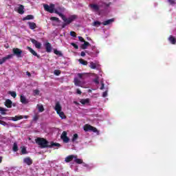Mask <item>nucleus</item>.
Listing matches in <instances>:
<instances>
[{
	"mask_svg": "<svg viewBox=\"0 0 176 176\" xmlns=\"http://www.w3.org/2000/svg\"><path fill=\"white\" fill-rule=\"evenodd\" d=\"M94 27H100L101 25V22L96 21L93 23Z\"/></svg>",
	"mask_w": 176,
	"mask_h": 176,
	"instance_id": "33",
	"label": "nucleus"
},
{
	"mask_svg": "<svg viewBox=\"0 0 176 176\" xmlns=\"http://www.w3.org/2000/svg\"><path fill=\"white\" fill-rule=\"evenodd\" d=\"M38 119H39V116L37 114L34 115L33 117V120H37Z\"/></svg>",
	"mask_w": 176,
	"mask_h": 176,
	"instance_id": "51",
	"label": "nucleus"
},
{
	"mask_svg": "<svg viewBox=\"0 0 176 176\" xmlns=\"http://www.w3.org/2000/svg\"><path fill=\"white\" fill-rule=\"evenodd\" d=\"M23 162L28 164V166H31L32 164V160L30 157H26L23 160Z\"/></svg>",
	"mask_w": 176,
	"mask_h": 176,
	"instance_id": "21",
	"label": "nucleus"
},
{
	"mask_svg": "<svg viewBox=\"0 0 176 176\" xmlns=\"http://www.w3.org/2000/svg\"><path fill=\"white\" fill-rule=\"evenodd\" d=\"M54 110L56 111L57 115H58V116L60 118V119H67V116H65V114L63 111V107L61 106V104H60L59 102H57L56 103Z\"/></svg>",
	"mask_w": 176,
	"mask_h": 176,
	"instance_id": "4",
	"label": "nucleus"
},
{
	"mask_svg": "<svg viewBox=\"0 0 176 176\" xmlns=\"http://www.w3.org/2000/svg\"><path fill=\"white\" fill-rule=\"evenodd\" d=\"M32 43H33V45H34L36 49H41V47H42V43L38 42L36 40L32 38L30 39Z\"/></svg>",
	"mask_w": 176,
	"mask_h": 176,
	"instance_id": "12",
	"label": "nucleus"
},
{
	"mask_svg": "<svg viewBox=\"0 0 176 176\" xmlns=\"http://www.w3.org/2000/svg\"><path fill=\"white\" fill-rule=\"evenodd\" d=\"M8 94H10V96H12V97H13V98H16V96H17V94H16V91H9L8 92Z\"/></svg>",
	"mask_w": 176,
	"mask_h": 176,
	"instance_id": "35",
	"label": "nucleus"
},
{
	"mask_svg": "<svg viewBox=\"0 0 176 176\" xmlns=\"http://www.w3.org/2000/svg\"><path fill=\"white\" fill-rule=\"evenodd\" d=\"M12 104H13L12 102V100H10L9 99H7L6 100L5 105H6V107H7V108H12Z\"/></svg>",
	"mask_w": 176,
	"mask_h": 176,
	"instance_id": "24",
	"label": "nucleus"
},
{
	"mask_svg": "<svg viewBox=\"0 0 176 176\" xmlns=\"http://www.w3.org/2000/svg\"><path fill=\"white\" fill-rule=\"evenodd\" d=\"M20 100L22 104H28V99H27V98L23 95H21Z\"/></svg>",
	"mask_w": 176,
	"mask_h": 176,
	"instance_id": "20",
	"label": "nucleus"
},
{
	"mask_svg": "<svg viewBox=\"0 0 176 176\" xmlns=\"http://www.w3.org/2000/svg\"><path fill=\"white\" fill-rule=\"evenodd\" d=\"M89 76L87 73H78L77 74V77L74 78V82L75 86L78 87H82L83 89H87V85L85 79Z\"/></svg>",
	"mask_w": 176,
	"mask_h": 176,
	"instance_id": "1",
	"label": "nucleus"
},
{
	"mask_svg": "<svg viewBox=\"0 0 176 176\" xmlns=\"http://www.w3.org/2000/svg\"><path fill=\"white\" fill-rule=\"evenodd\" d=\"M83 129L85 131H91L92 133H96L97 135H100V131H98L96 127L90 124H85Z\"/></svg>",
	"mask_w": 176,
	"mask_h": 176,
	"instance_id": "6",
	"label": "nucleus"
},
{
	"mask_svg": "<svg viewBox=\"0 0 176 176\" xmlns=\"http://www.w3.org/2000/svg\"><path fill=\"white\" fill-rule=\"evenodd\" d=\"M13 57V54H9L6 57H3L0 59V65H2L4 63H6L7 60H9V58H12Z\"/></svg>",
	"mask_w": 176,
	"mask_h": 176,
	"instance_id": "13",
	"label": "nucleus"
},
{
	"mask_svg": "<svg viewBox=\"0 0 176 176\" xmlns=\"http://www.w3.org/2000/svg\"><path fill=\"white\" fill-rule=\"evenodd\" d=\"M102 5H103V7L104 8V9H106V10H107V9H109V8H111L112 3L111 2H103Z\"/></svg>",
	"mask_w": 176,
	"mask_h": 176,
	"instance_id": "22",
	"label": "nucleus"
},
{
	"mask_svg": "<svg viewBox=\"0 0 176 176\" xmlns=\"http://www.w3.org/2000/svg\"><path fill=\"white\" fill-rule=\"evenodd\" d=\"M14 152H17L19 151V148L17 147V144L14 143L12 147Z\"/></svg>",
	"mask_w": 176,
	"mask_h": 176,
	"instance_id": "40",
	"label": "nucleus"
},
{
	"mask_svg": "<svg viewBox=\"0 0 176 176\" xmlns=\"http://www.w3.org/2000/svg\"><path fill=\"white\" fill-rule=\"evenodd\" d=\"M45 47L47 53H50L52 52V45H50V43H46L45 44Z\"/></svg>",
	"mask_w": 176,
	"mask_h": 176,
	"instance_id": "17",
	"label": "nucleus"
},
{
	"mask_svg": "<svg viewBox=\"0 0 176 176\" xmlns=\"http://www.w3.org/2000/svg\"><path fill=\"white\" fill-rule=\"evenodd\" d=\"M167 2L172 6L175 5V0H167Z\"/></svg>",
	"mask_w": 176,
	"mask_h": 176,
	"instance_id": "39",
	"label": "nucleus"
},
{
	"mask_svg": "<svg viewBox=\"0 0 176 176\" xmlns=\"http://www.w3.org/2000/svg\"><path fill=\"white\" fill-rule=\"evenodd\" d=\"M53 146H57L58 148H60V146H61V145L58 143L51 142L50 147H53Z\"/></svg>",
	"mask_w": 176,
	"mask_h": 176,
	"instance_id": "32",
	"label": "nucleus"
},
{
	"mask_svg": "<svg viewBox=\"0 0 176 176\" xmlns=\"http://www.w3.org/2000/svg\"><path fill=\"white\" fill-rule=\"evenodd\" d=\"M104 87H105V85H104V82L101 81L100 90H104Z\"/></svg>",
	"mask_w": 176,
	"mask_h": 176,
	"instance_id": "50",
	"label": "nucleus"
},
{
	"mask_svg": "<svg viewBox=\"0 0 176 176\" xmlns=\"http://www.w3.org/2000/svg\"><path fill=\"white\" fill-rule=\"evenodd\" d=\"M71 45L74 47V49H79L78 45L75 44L74 43H71Z\"/></svg>",
	"mask_w": 176,
	"mask_h": 176,
	"instance_id": "48",
	"label": "nucleus"
},
{
	"mask_svg": "<svg viewBox=\"0 0 176 176\" xmlns=\"http://www.w3.org/2000/svg\"><path fill=\"white\" fill-rule=\"evenodd\" d=\"M21 119H23V116H16L15 117H12L10 120L17 122V120H21Z\"/></svg>",
	"mask_w": 176,
	"mask_h": 176,
	"instance_id": "19",
	"label": "nucleus"
},
{
	"mask_svg": "<svg viewBox=\"0 0 176 176\" xmlns=\"http://www.w3.org/2000/svg\"><path fill=\"white\" fill-rule=\"evenodd\" d=\"M61 140H63V142L65 144H67V142H69V138L67 137V132L63 131L60 135Z\"/></svg>",
	"mask_w": 176,
	"mask_h": 176,
	"instance_id": "9",
	"label": "nucleus"
},
{
	"mask_svg": "<svg viewBox=\"0 0 176 176\" xmlns=\"http://www.w3.org/2000/svg\"><path fill=\"white\" fill-rule=\"evenodd\" d=\"M12 52H13L14 54H15L16 56V57H18V58L21 57V54L23 53V51H21V50H20L19 48H14L12 50Z\"/></svg>",
	"mask_w": 176,
	"mask_h": 176,
	"instance_id": "11",
	"label": "nucleus"
},
{
	"mask_svg": "<svg viewBox=\"0 0 176 176\" xmlns=\"http://www.w3.org/2000/svg\"><path fill=\"white\" fill-rule=\"evenodd\" d=\"M54 74L56 75V76H58V75L61 74V72L60 70H54Z\"/></svg>",
	"mask_w": 176,
	"mask_h": 176,
	"instance_id": "43",
	"label": "nucleus"
},
{
	"mask_svg": "<svg viewBox=\"0 0 176 176\" xmlns=\"http://www.w3.org/2000/svg\"><path fill=\"white\" fill-rule=\"evenodd\" d=\"M78 39H79L80 42H82V43L85 42V39L82 36H78Z\"/></svg>",
	"mask_w": 176,
	"mask_h": 176,
	"instance_id": "52",
	"label": "nucleus"
},
{
	"mask_svg": "<svg viewBox=\"0 0 176 176\" xmlns=\"http://www.w3.org/2000/svg\"><path fill=\"white\" fill-rule=\"evenodd\" d=\"M36 108L38 109V112H43V111H45L43 105L42 104H37Z\"/></svg>",
	"mask_w": 176,
	"mask_h": 176,
	"instance_id": "30",
	"label": "nucleus"
},
{
	"mask_svg": "<svg viewBox=\"0 0 176 176\" xmlns=\"http://www.w3.org/2000/svg\"><path fill=\"white\" fill-rule=\"evenodd\" d=\"M89 91L90 92V91H91V90L89 89Z\"/></svg>",
	"mask_w": 176,
	"mask_h": 176,
	"instance_id": "62",
	"label": "nucleus"
},
{
	"mask_svg": "<svg viewBox=\"0 0 176 176\" xmlns=\"http://www.w3.org/2000/svg\"><path fill=\"white\" fill-rule=\"evenodd\" d=\"M95 78L94 79V83H96V85H98L100 83V80H99V77L97 74H94Z\"/></svg>",
	"mask_w": 176,
	"mask_h": 176,
	"instance_id": "29",
	"label": "nucleus"
},
{
	"mask_svg": "<svg viewBox=\"0 0 176 176\" xmlns=\"http://www.w3.org/2000/svg\"><path fill=\"white\" fill-rule=\"evenodd\" d=\"M102 96L105 98V97H108V89H107L106 91H104L102 94Z\"/></svg>",
	"mask_w": 176,
	"mask_h": 176,
	"instance_id": "41",
	"label": "nucleus"
},
{
	"mask_svg": "<svg viewBox=\"0 0 176 176\" xmlns=\"http://www.w3.org/2000/svg\"><path fill=\"white\" fill-rule=\"evenodd\" d=\"M21 148L22 155H25V153H27V148L24 146L21 147Z\"/></svg>",
	"mask_w": 176,
	"mask_h": 176,
	"instance_id": "38",
	"label": "nucleus"
},
{
	"mask_svg": "<svg viewBox=\"0 0 176 176\" xmlns=\"http://www.w3.org/2000/svg\"><path fill=\"white\" fill-rule=\"evenodd\" d=\"M0 124H1L2 126H8V123H6L5 121H2L0 120Z\"/></svg>",
	"mask_w": 176,
	"mask_h": 176,
	"instance_id": "47",
	"label": "nucleus"
},
{
	"mask_svg": "<svg viewBox=\"0 0 176 176\" xmlns=\"http://www.w3.org/2000/svg\"><path fill=\"white\" fill-rule=\"evenodd\" d=\"M80 104H82V105H86V104H89V102H90V100L89 98L87 99H81L80 100Z\"/></svg>",
	"mask_w": 176,
	"mask_h": 176,
	"instance_id": "26",
	"label": "nucleus"
},
{
	"mask_svg": "<svg viewBox=\"0 0 176 176\" xmlns=\"http://www.w3.org/2000/svg\"><path fill=\"white\" fill-rule=\"evenodd\" d=\"M80 56H81L82 57H85V56H86V52H82L81 54H80Z\"/></svg>",
	"mask_w": 176,
	"mask_h": 176,
	"instance_id": "55",
	"label": "nucleus"
},
{
	"mask_svg": "<svg viewBox=\"0 0 176 176\" xmlns=\"http://www.w3.org/2000/svg\"><path fill=\"white\" fill-rule=\"evenodd\" d=\"M34 96H39V90L36 89L33 91Z\"/></svg>",
	"mask_w": 176,
	"mask_h": 176,
	"instance_id": "44",
	"label": "nucleus"
},
{
	"mask_svg": "<svg viewBox=\"0 0 176 176\" xmlns=\"http://www.w3.org/2000/svg\"><path fill=\"white\" fill-rule=\"evenodd\" d=\"M81 164H82V166L83 167H86V168L88 167L87 164L83 162V161H82V163H81Z\"/></svg>",
	"mask_w": 176,
	"mask_h": 176,
	"instance_id": "53",
	"label": "nucleus"
},
{
	"mask_svg": "<svg viewBox=\"0 0 176 176\" xmlns=\"http://www.w3.org/2000/svg\"><path fill=\"white\" fill-rule=\"evenodd\" d=\"M50 20H52V21H57L58 23V21H60V20H58V18L55 17V16L51 17Z\"/></svg>",
	"mask_w": 176,
	"mask_h": 176,
	"instance_id": "42",
	"label": "nucleus"
},
{
	"mask_svg": "<svg viewBox=\"0 0 176 176\" xmlns=\"http://www.w3.org/2000/svg\"><path fill=\"white\" fill-rule=\"evenodd\" d=\"M76 93H77V94H82V91L79 89H76Z\"/></svg>",
	"mask_w": 176,
	"mask_h": 176,
	"instance_id": "54",
	"label": "nucleus"
},
{
	"mask_svg": "<svg viewBox=\"0 0 176 176\" xmlns=\"http://www.w3.org/2000/svg\"><path fill=\"white\" fill-rule=\"evenodd\" d=\"M74 102L76 104V105H78V102L74 101Z\"/></svg>",
	"mask_w": 176,
	"mask_h": 176,
	"instance_id": "59",
	"label": "nucleus"
},
{
	"mask_svg": "<svg viewBox=\"0 0 176 176\" xmlns=\"http://www.w3.org/2000/svg\"><path fill=\"white\" fill-rule=\"evenodd\" d=\"M78 62L80 63V64H82V65H87V61L83 59H79Z\"/></svg>",
	"mask_w": 176,
	"mask_h": 176,
	"instance_id": "34",
	"label": "nucleus"
},
{
	"mask_svg": "<svg viewBox=\"0 0 176 176\" xmlns=\"http://www.w3.org/2000/svg\"><path fill=\"white\" fill-rule=\"evenodd\" d=\"M74 162L77 164H82V163H83V160L78 158V156L76 155V158H74Z\"/></svg>",
	"mask_w": 176,
	"mask_h": 176,
	"instance_id": "27",
	"label": "nucleus"
},
{
	"mask_svg": "<svg viewBox=\"0 0 176 176\" xmlns=\"http://www.w3.org/2000/svg\"><path fill=\"white\" fill-rule=\"evenodd\" d=\"M89 6L92 12L96 13V14H98L99 16H101V10H100V6L98 5L93 3L89 5Z\"/></svg>",
	"mask_w": 176,
	"mask_h": 176,
	"instance_id": "7",
	"label": "nucleus"
},
{
	"mask_svg": "<svg viewBox=\"0 0 176 176\" xmlns=\"http://www.w3.org/2000/svg\"><path fill=\"white\" fill-rule=\"evenodd\" d=\"M70 35H71V36H73L74 38H76V33L75 32H71Z\"/></svg>",
	"mask_w": 176,
	"mask_h": 176,
	"instance_id": "49",
	"label": "nucleus"
},
{
	"mask_svg": "<svg viewBox=\"0 0 176 176\" xmlns=\"http://www.w3.org/2000/svg\"><path fill=\"white\" fill-rule=\"evenodd\" d=\"M28 24L29 25L30 30H35V28H36V24L34 22H28Z\"/></svg>",
	"mask_w": 176,
	"mask_h": 176,
	"instance_id": "25",
	"label": "nucleus"
},
{
	"mask_svg": "<svg viewBox=\"0 0 176 176\" xmlns=\"http://www.w3.org/2000/svg\"><path fill=\"white\" fill-rule=\"evenodd\" d=\"M91 49L93 51V54L95 56H98V54H100V48H97L96 46H93Z\"/></svg>",
	"mask_w": 176,
	"mask_h": 176,
	"instance_id": "16",
	"label": "nucleus"
},
{
	"mask_svg": "<svg viewBox=\"0 0 176 176\" xmlns=\"http://www.w3.org/2000/svg\"><path fill=\"white\" fill-rule=\"evenodd\" d=\"M78 134L77 133H75L74 135H73V138H72V142H75V141H76V140H78Z\"/></svg>",
	"mask_w": 176,
	"mask_h": 176,
	"instance_id": "37",
	"label": "nucleus"
},
{
	"mask_svg": "<svg viewBox=\"0 0 176 176\" xmlns=\"http://www.w3.org/2000/svg\"><path fill=\"white\" fill-rule=\"evenodd\" d=\"M89 46H90V43L87 41H84L83 44L81 45V49H87V47H89Z\"/></svg>",
	"mask_w": 176,
	"mask_h": 176,
	"instance_id": "23",
	"label": "nucleus"
},
{
	"mask_svg": "<svg viewBox=\"0 0 176 176\" xmlns=\"http://www.w3.org/2000/svg\"><path fill=\"white\" fill-rule=\"evenodd\" d=\"M2 159H3V157H0V163H2Z\"/></svg>",
	"mask_w": 176,
	"mask_h": 176,
	"instance_id": "57",
	"label": "nucleus"
},
{
	"mask_svg": "<svg viewBox=\"0 0 176 176\" xmlns=\"http://www.w3.org/2000/svg\"><path fill=\"white\" fill-rule=\"evenodd\" d=\"M36 142L38 144V145H39V146H41V148H47L50 146L49 142H47L44 138H38L36 139Z\"/></svg>",
	"mask_w": 176,
	"mask_h": 176,
	"instance_id": "5",
	"label": "nucleus"
},
{
	"mask_svg": "<svg viewBox=\"0 0 176 176\" xmlns=\"http://www.w3.org/2000/svg\"><path fill=\"white\" fill-rule=\"evenodd\" d=\"M89 67L91 69H98L100 68V63L97 61L90 62Z\"/></svg>",
	"mask_w": 176,
	"mask_h": 176,
	"instance_id": "8",
	"label": "nucleus"
},
{
	"mask_svg": "<svg viewBox=\"0 0 176 176\" xmlns=\"http://www.w3.org/2000/svg\"><path fill=\"white\" fill-rule=\"evenodd\" d=\"M55 13H56V14H58V16L61 17V19L67 25L71 24L72 21H75L76 19H78V16L76 15H71L68 18H67L65 17V16H64V14H63L61 12H60V11H58L57 10H55Z\"/></svg>",
	"mask_w": 176,
	"mask_h": 176,
	"instance_id": "2",
	"label": "nucleus"
},
{
	"mask_svg": "<svg viewBox=\"0 0 176 176\" xmlns=\"http://www.w3.org/2000/svg\"><path fill=\"white\" fill-rule=\"evenodd\" d=\"M113 21H115V19H108L107 21H104V22L102 23V24H103V25H109V24H112Z\"/></svg>",
	"mask_w": 176,
	"mask_h": 176,
	"instance_id": "18",
	"label": "nucleus"
},
{
	"mask_svg": "<svg viewBox=\"0 0 176 176\" xmlns=\"http://www.w3.org/2000/svg\"><path fill=\"white\" fill-rule=\"evenodd\" d=\"M43 8L44 10L46 12H49V13H56V10L59 12V13H61L63 12V8H61L60 7L56 8L54 4H50V6L47 4H44Z\"/></svg>",
	"mask_w": 176,
	"mask_h": 176,
	"instance_id": "3",
	"label": "nucleus"
},
{
	"mask_svg": "<svg viewBox=\"0 0 176 176\" xmlns=\"http://www.w3.org/2000/svg\"><path fill=\"white\" fill-rule=\"evenodd\" d=\"M24 118H25V119H28V116H25Z\"/></svg>",
	"mask_w": 176,
	"mask_h": 176,
	"instance_id": "58",
	"label": "nucleus"
},
{
	"mask_svg": "<svg viewBox=\"0 0 176 176\" xmlns=\"http://www.w3.org/2000/svg\"><path fill=\"white\" fill-rule=\"evenodd\" d=\"M26 74L28 75V76H31V73L27 72Z\"/></svg>",
	"mask_w": 176,
	"mask_h": 176,
	"instance_id": "56",
	"label": "nucleus"
},
{
	"mask_svg": "<svg viewBox=\"0 0 176 176\" xmlns=\"http://www.w3.org/2000/svg\"><path fill=\"white\" fill-rule=\"evenodd\" d=\"M28 50H29V52H30V53H32L33 56H35L36 57H39V56H38V54L36 52H34V50H32V48L28 47Z\"/></svg>",
	"mask_w": 176,
	"mask_h": 176,
	"instance_id": "28",
	"label": "nucleus"
},
{
	"mask_svg": "<svg viewBox=\"0 0 176 176\" xmlns=\"http://www.w3.org/2000/svg\"><path fill=\"white\" fill-rule=\"evenodd\" d=\"M34 19V16L32 15H28L27 16L23 18V20H32Z\"/></svg>",
	"mask_w": 176,
	"mask_h": 176,
	"instance_id": "36",
	"label": "nucleus"
},
{
	"mask_svg": "<svg viewBox=\"0 0 176 176\" xmlns=\"http://www.w3.org/2000/svg\"><path fill=\"white\" fill-rule=\"evenodd\" d=\"M64 27H65V25H63V28H64Z\"/></svg>",
	"mask_w": 176,
	"mask_h": 176,
	"instance_id": "61",
	"label": "nucleus"
},
{
	"mask_svg": "<svg viewBox=\"0 0 176 176\" xmlns=\"http://www.w3.org/2000/svg\"><path fill=\"white\" fill-rule=\"evenodd\" d=\"M1 119H3V118L0 116V120H1Z\"/></svg>",
	"mask_w": 176,
	"mask_h": 176,
	"instance_id": "60",
	"label": "nucleus"
},
{
	"mask_svg": "<svg viewBox=\"0 0 176 176\" xmlns=\"http://www.w3.org/2000/svg\"><path fill=\"white\" fill-rule=\"evenodd\" d=\"M88 166H87V170H91V168H93L94 166H93V164H87Z\"/></svg>",
	"mask_w": 176,
	"mask_h": 176,
	"instance_id": "45",
	"label": "nucleus"
},
{
	"mask_svg": "<svg viewBox=\"0 0 176 176\" xmlns=\"http://www.w3.org/2000/svg\"><path fill=\"white\" fill-rule=\"evenodd\" d=\"M75 158H76L75 155H70L65 158V162L66 163H69V162H71L72 160H74Z\"/></svg>",
	"mask_w": 176,
	"mask_h": 176,
	"instance_id": "15",
	"label": "nucleus"
},
{
	"mask_svg": "<svg viewBox=\"0 0 176 176\" xmlns=\"http://www.w3.org/2000/svg\"><path fill=\"white\" fill-rule=\"evenodd\" d=\"M8 111V109H6L3 107H0V112L1 113V115H6V111Z\"/></svg>",
	"mask_w": 176,
	"mask_h": 176,
	"instance_id": "31",
	"label": "nucleus"
},
{
	"mask_svg": "<svg viewBox=\"0 0 176 176\" xmlns=\"http://www.w3.org/2000/svg\"><path fill=\"white\" fill-rule=\"evenodd\" d=\"M54 53L58 56H61V52L57 50H54Z\"/></svg>",
	"mask_w": 176,
	"mask_h": 176,
	"instance_id": "46",
	"label": "nucleus"
},
{
	"mask_svg": "<svg viewBox=\"0 0 176 176\" xmlns=\"http://www.w3.org/2000/svg\"><path fill=\"white\" fill-rule=\"evenodd\" d=\"M168 41L169 42V43H170L171 45H176V37L173 36V35H170L168 38Z\"/></svg>",
	"mask_w": 176,
	"mask_h": 176,
	"instance_id": "14",
	"label": "nucleus"
},
{
	"mask_svg": "<svg viewBox=\"0 0 176 176\" xmlns=\"http://www.w3.org/2000/svg\"><path fill=\"white\" fill-rule=\"evenodd\" d=\"M15 10L19 13V14H24V6L19 4L15 8Z\"/></svg>",
	"mask_w": 176,
	"mask_h": 176,
	"instance_id": "10",
	"label": "nucleus"
}]
</instances>
